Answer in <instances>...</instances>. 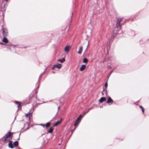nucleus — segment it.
<instances>
[{
	"label": "nucleus",
	"instance_id": "obj_15",
	"mask_svg": "<svg viewBox=\"0 0 149 149\" xmlns=\"http://www.w3.org/2000/svg\"><path fill=\"white\" fill-rule=\"evenodd\" d=\"M58 61L60 62L61 63H62L65 61V58H63L61 59H58Z\"/></svg>",
	"mask_w": 149,
	"mask_h": 149
},
{
	"label": "nucleus",
	"instance_id": "obj_10",
	"mask_svg": "<svg viewBox=\"0 0 149 149\" xmlns=\"http://www.w3.org/2000/svg\"><path fill=\"white\" fill-rule=\"evenodd\" d=\"M86 65H82L80 68V70L81 71H83L86 68Z\"/></svg>",
	"mask_w": 149,
	"mask_h": 149
},
{
	"label": "nucleus",
	"instance_id": "obj_14",
	"mask_svg": "<svg viewBox=\"0 0 149 149\" xmlns=\"http://www.w3.org/2000/svg\"><path fill=\"white\" fill-rule=\"evenodd\" d=\"M15 103L16 104H18V107L19 109V108H20L21 107V105L19 102L18 101H15Z\"/></svg>",
	"mask_w": 149,
	"mask_h": 149
},
{
	"label": "nucleus",
	"instance_id": "obj_16",
	"mask_svg": "<svg viewBox=\"0 0 149 149\" xmlns=\"http://www.w3.org/2000/svg\"><path fill=\"white\" fill-rule=\"evenodd\" d=\"M13 144L15 147H17L18 145V142L17 141H15L14 143Z\"/></svg>",
	"mask_w": 149,
	"mask_h": 149
},
{
	"label": "nucleus",
	"instance_id": "obj_17",
	"mask_svg": "<svg viewBox=\"0 0 149 149\" xmlns=\"http://www.w3.org/2000/svg\"><path fill=\"white\" fill-rule=\"evenodd\" d=\"M53 130V128L52 127H51L49 130L48 131V132L49 133H52Z\"/></svg>",
	"mask_w": 149,
	"mask_h": 149
},
{
	"label": "nucleus",
	"instance_id": "obj_31",
	"mask_svg": "<svg viewBox=\"0 0 149 149\" xmlns=\"http://www.w3.org/2000/svg\"><path fill=\"white\" fill-rule=\"evenodd\" d=\"M90 109H90H91V108H90L89 109Z\"/></svg>",
	"mask_w": 149,
	"mask_h": 149
},
{
	"label": "nucleus",
	"instance_id": "obj_28",
	"mask_svg": "<svg viewBox=\"0 0 149 149\" xmlns=\"http://www.w3.org/2000/svg\"><path fill=\"white\" fill-rule=\"evenodd\" d=\"M75 128H74V130H71V132H73V131H74V130H75Z\"/></svg>",
	"mask_w": 149,
	"mask_h": 149
},
{
	"label": "nucleus",
	"instance_id": "obj_36",
	"mask_svg": "<svg viewBox=\"0 0 149 149\" xmlns=\"http://www.w3.org/2000/svg\"><path fill=\"white\" fill-rule=\"evenodd\" d=\"M6 1H7L8 0H5Z\"/></svg>",
	"mask_w": 149,
	"mask_h": 149
},
{
	"label": "nucleus",
	"instance_id": "obj_13",
	"mask_svg": "<svg viewBox=\"0 0 149 149\" xmlns=\"http://www.w3.org/2000/svg\"><path fill=\"white\" fill-rule=\"evenodd\" d=\"M79 118H77V119L75 121V123L74 124V126H76L79 123Z\"/></svg>",
	"mask_w": 149,
	"mask_h": 149
},
{
	"label": "nucleus",
	"instance_id": "obj_34",
	"mask_svg": "<svg viewBox=\"0 0 149 149\" xmlns=\"http://www.w3.org/2000/svg\"><path fill=\"white\" fill-rule=\"evenodd\" d=\"M100 107V108H101V107Z\"/></svg>",
	"mask_w": 149,
	"mask_h": 149
},
{
	"label": "nucleus",
	"instance_id": "obj_35",
	"mask_svg": "<svg viewBox=\"0 0 149 149\" xmlns=\"http://www.w3.org/2000/svg\"><path fill=\"white\" fill-rule=\"evenodd\" d=\"M100 107V108H101V107Z\"/></svg>",
	"mask_w": 149,
	"mask_h": 149
},
{
	"label": "nucleus",
	"instance_id": "obj_27",
	"mask_svg": "<svg viewBox=\"0 0 149 149\" xmlns=\"http://www.w3.org/2000/svg\"><path fill=\"white\" fill-rule=\"evenodd\" d=\"M45 72V71H44L43 72V73H42L41 74H40V77L41 76V75L42 74H43V73H44V72Z\"/></svg>",
	"mask_w": 149,
	"mask_h": 149
},
{
	"label": "nucleus",
	"instance_id": "obj_18",
	"mask_svg": "<svg viewBox=\"0 0 149 149\" xmlns=\"http://www.w3.org/2000/svg\"><path fill=\"white\" fill-rule=\"evenodd\" d=\"M50 124L51 123H47L45 125V127H48L50 126Z\"/></svg>",
	"mask_w": 149,
	"mask_h": 149
},
{
	"label": "nucleus",
	"instance_id": "obj_1",
	"mask_svg": "<svg viewBox=\"0 0 149 149\" xmlns=\"http://www.w3.org/2000/svg\"><path fill=\"white\" fill-rule=\"evenodd\" d=\"M1 30L2 31V33L3 36H7L8 35V33L7 29L6 28H2Z\"/></svg>",
	"mask_w": 149,
	"mask_h": 149
},
{
	"label": "nucleus",
	"instance_id": "obj_9",
	"mask_svg": "<svg viewBox=\"0 0 149 149\" xmlns=\"http://www.w3.org/2000/svg\"><path fill=\"white\" fill-rule=\"evenodd\" d=\"M106 99L105 97H102L100 98L99 100V102L100 103H102L104 101H105L106 100Z\"/></svg>",
	"mask_w": 149,
	"mask_h": 149
},
{
	"label": "nucleus",
	"instance_id": "obj_6",
	"mask_svg": "<svg viewBox=\"0 0 149 149\" xmlns=\"http://www.w3.org/2000/svg\"><path fill=\"white\" fill-rule=\"evenodd\" d=\"M113 101L111 98L110 97H109L108 98V99L107 101V103L109 104L110 103H113Z\"/></svg>",
	"mask_w": 149,
	"mask_h": 149
},
{
	"label": "nucleus",
	"instance_id": "obj_26",
	"mask_svg": "<svg viewBox=\"0 0 149 149\" xmlns=\"http://www.w3.org/2000/svg\"><path fill=\"white\" fill-rule=\"evenodd\" d=\"M113 72V70H112V71H111V72L110 73V74H109V77H109V76H110V75H111V74L112 73V72Z\"/></svg>",
	"mask_w": 149,
	"mask_h": 149
},
{
	"label": "nucleus",
	"instance_id": "obj_29",
	"mask_svg": "<svg viewBox=\"0 0 149 149\" xmlns=\"http://www.w3.org/2000/svg\"><path fill=\"white\" fill-rule=\"evenodd\" d=\"M1 44H2L3 45H4V44L3 43H2V42H1Z\"/></svg>",
	"mask_w": 149,
	"mask_h": 149
},
{
	"label": "nucleus",
	"instance_id": "obj_21",
	"mask_svg": "<svg viewBox=\"0 0 149 149\" xmlns=\"http://www.w3.org/2000/svg\"><path fill=\"white\" fill-rule=\"evenodd\" d=\"M31 111V110H30V111L29 112V113H28L26 114V117H28V115H29L30 114H31L32 113V112H30Z\"/></svg>",
	"mask_w": 149,
	"mask_h": 149
},
{
	"label": "nucleus",
	"instance_id": "obj_32",
	"mask_svg": "<svg viewBox=\"0 0 149 149\" xmlns=\"http://www.w3.org/2000/svg\"><path fill=\"white\" fill-rule=\"evenodd\" d=\"M59 107H58V109H59Z\"/></svg>",
	"mask_w": 149,
	"mask_h": 149
},
{
	"label": "nucleus",
	"instance_id": "obj_8",
	"mask_svg": "<svg viewBox=\"0 0 149 149\" xmlns=\"http://www.w3.org/2000/svg\"><path fill=\"white\" fill-rule=\"evenodd\" d=\"M62 120V118H61L60 121H58L55 123V124L53 125V126L55 127L57 126L58 124L61 123Z\"/></svg>",
	"mask_w": 149,
	"mask_h": 149
},
{
	"label": "nucleus",
	"instance_id": "obj_33",
	"mask_svg": "<svg viewBox=\"0 0 149 149\" xmlns=\"http://www.w3.org/2000/svg\"><path fill=\"white\" fill-rule=\"evenodd\" d=\"M105 90V89H104V90H103V91H104Z\"/></svg>",
	"mask_w": 149,
	"mask_h": 149
},
{
	"label": "nucleus",
	"instance_id": "obj_30",
	"mask_svg": "<svg viewBox=\"0 0 149 149\" xmlns=\"http://www.w3.org/2000/svg\"><path fill=\"white\" fill-rule=\"evenodd\" d=\"M53 72V73H55V72H54V71H53V72Z\"/></svg>",
	"mask_w": 149,
	"mask_h": 149
},
{
	"label": "nucleus",
	"instance_id": "obj_22",
	"mask_svg": "<svg viewBox=\"0 0 149 149\" xmlns=\"http://www.w3.org/2000/svg\"><path fill=\"white\" fill-rule=\"evenodd\" d=\"M107 86H108L107 82H106L105 84V89H107Z\"/></svg>",
	"mask_w": 149,
	"mask_h": 149
},
{
	"label": "nucleus",
	"instance_id": "obj_7",
	"mask_svg": "<svg viewBox=\"0 0 149 149\" xmlns=\"http://www.w3.org/2000/svg\"><path fill=\"white\" fill-rule=\"evenodd\" d=\"M12 141H10L8 144L9 147L11 148H13V146L12 144Z\"/></svg>",
	"mask_w": 149,
	"mask_h": 149
},
{
	"label": "nucleus",
	"instance_id": "obj_19",
	"mask_svg": "<svg viewBox=\"0 0 149 149\" xmlns=\"http://www.w3.org/2000/svg\"><path fill=\"white\" fill-rule=\"evenodd\" d=\"M88 60L86 58H84L83 60V62L84 63H86L88 62Z\"/></svg>",
	"mask_w": 149,
	"mask_h": 149
},
{
	"label": "nucleus",
	"instance_id": "obj_5",
	"mask_svg": "<svg viewBox=\"0 0 149 149\" xmlns=\"http://www.w3.org/2000/svg\"><path fill=\"white\" fill-rule=\"evenodd\" d=\"M70 45L66 46L64 48L65 52H68L70 50Z\"/></svg>",
	"mask_w": 149,
	"mask_h": 149
},
{
	"label": "nucleus",
	"instance_id": "obj_23",
	"mask_svg": "<svg viewBox=\"0 0 149 149\" xmlns=\"http://www.w3.org/2000/svg\"><path fill=\"white\" fill-rule=\"evenodd\" d=\"M89 110H90V109H88V110H87V111H85V112L84 113V115H83V116L85 114H86V113H88V112L89 111Z\"/></svg>",
	"mask_w": 149,
	"mask_h": 149
},
{
	"label": "nucleus",
	"instance_id": "obj_11",
	"mask_svg": "<svg viewBox=\"0 0 149 149\" xmlns=\"http://www.w3.org/2000/svg\"><path fill=\"white\" fill-rule=\"evenodd\" d=\"M82 49H83V47H82V46L80 47L79 48V50L78 51V52H77L79 54H81L82 53Z\"/></svg>",
	"mask_w": 149,
	"mask_h": 149
},
{
	"label": "nucleus",
	"instance_id": "obj_20",
	"mask_svg": "<svg viewBox=\"0 0 149 149\" xmlns=\"http://www.w3.org/2000/svg\"><path fill=\"white\" fill-rule=\"evenodd\" d=\"M140 108L141 109L142 112L143 113L144 111V110L142 106H140Z\"/></svg>",
	"mask_w": 149,
	"mask_h": 149
},
{
	"label": "nucleus",
	"instance_id": "obj_4",
	"mask_svg": "<svg viewBox=\"0 0 149 149\" xmlns=\"http://www.w3.org/2000/svg\"><path fill=\"white\" fill-rule=\"evenodd\" d=\"M62 66V65L61 64L58 63L57 64L54 65V66L52 67V69H53L54 68H58L60 69V68Z\"/></svg>",
	"mask_w": 149,
	"mask_h": 149
},
{
	"label": "nucleus",
	"instance_id": "obj_24",
	"mask_svg": "<svg viewBox=\"0 0 149 149\" xmlns=\"http://www.w3.org/2000/svg\"><path fill=\"white\" fill-rule=\"evenodd\" d=\"M82 115H80L79 117L77 118H79V119H80L81 118V117Z\"/></svg>",
	"mask_w": 149,
	"mask_h": 149
},
{
	"label": "nucleus",
	"instance_id": "obj_3",
	"mask_svg": "<svg viewBox=\"0 0 149 149\" xmlns=\"http://www.w3.org/2000/svg\"><path fill=\"white\" fill-rule=\"evenodd\" d=\"M11 135V133L9 132L8 133H7L4 136L5 139L3 140L4 142H6L8 138L10 137Z\"/></svg>",
	"mask_w": 149,
	"mask_h": 149
},
{
	"label": "nucleus",
	"instance_id": "obj_12",
	"mask_svg": "<svg viewBox=\"0 0 149 149\" xmlns=\"http://www.w3.org/2000/svg\"><path fill=\"white\" fill-rule=\"evenodd\" d=\"M4 38L2 40V41L4 42L7 43L8 42V40L6 38V37L3 36Z\"/></svg>",
	"mask_w": 149,
	"mask_h": 149
},
{
	"label": "nucleus",
	"instance_id": "obj_25",
	"mask_svg": "<svg viewBox=\"0 0 149 149\" xmlns=\"http://www.w3.org/2000/svg\"><path fill=\"white\" fill-rule=\"evenodd\" d=\"M40 125L44 127H45V125L44 124H41Z\"/></svg>",
	"mask_w": 149,
	"mask_h": 149
},
{
	"label": "nucleus",
	"instance_id": "obj_2",
	"mask_svg": "<svg viewBox=\"0 0 149 149\" xmlns=\"http://www.w3.org/2000/svg\"><path fill=\"white\" fill-rule=\"evenodd\" d=\"M123 19L122 18H119L117 19V22L116 24V28H118L119 27L121 26L120 23L122 21Z\"/></svg>",
	"mask_w": 149,
	"mask_h": 149
}]
</instances>
